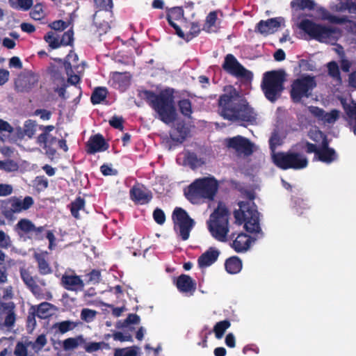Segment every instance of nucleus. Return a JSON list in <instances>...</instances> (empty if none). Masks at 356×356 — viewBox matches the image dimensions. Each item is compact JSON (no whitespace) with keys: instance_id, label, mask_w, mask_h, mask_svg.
I'll return each instance as SVG.
<instances>
[{"instance_id":"f257e3e1","label":"nucleus","mask_w":356,"mask_h":356,"mask_svg":"<svg viewBox=\"0 0 356 356\" xmlns=\"http://www.w3.org/2000/svg\"><path fill=\"white\" fill-rule=\"evenodd\" d=\"M225 93L220 96L218 106L220 115L225 120L232 122L252 124L256 120L253 109L241 99L239 93L232 86L225 88Z\"/></svg>"},{"instance_id":"f03ea898","label":"nucleus","mask_w":356,"mask_h":356,"mask_svg":"<svg viewBox=\"0 0 356 356\" xmlns=\"http://www.w3.org/2000/svg\"><path fill=\"white\" fill-rule=\"evenodd\" d=\"M138 97L146 101L158 114V118L165 124H168L175 121L177 112L173 89L166 88L158 94L152 90H143L138 92Z\"/></svg>"},{"instance_id":"7ed1b4c3","label":"nucleus","mask_w":356,"mask_h":356,"mask_svg":"<svg viewBox=\"0 0 356 356\" xmlns=\"http://www.w3.org/2000/svg\"><path fill=\"white\" fill-rule=\"evenodd\" d=\"M243 195L248 201L238 202L239 209L234 211L236 221L239 225L244 224V228L249 233H261L259 213L253 202L256 197L255 193L254 191L245 190Z\"/></svg>"},{"instance_id":"20e7f679","label":"nucleus","mask_w":356,"mask_h":356,"mask_svg":"<svg viewBox=\"0 0 356 356\" xmlns=\"http://www.w3.org/2000/svg\"><path fill=\"white\" fill-rule=\"evenodd\" d=\"M219 187L218 180L214 177H205L195 179L185 191L186 198L192 203H197L201 200H213Z\"/></svg>"},{"instance_id":"39448f33","label":"nucleus","mask_w":356,"mask_h":356,"mask_svg":"<svg viewBox=\"0 0 356 356\" xmlns=\"http://www.w3.org/2000/svg\"><path fill=\"white\" fill-rule=\"evenodd\" d=\"M298 27L312 39L320 42L334 44L339 38L338 29L317 24L311 19H302Z\"/></svg>"},{"instance_id":"423d86ee","label":"nucleus","mask_w":356,"mask_h":356,"mask_svg":"<svg viewBox=\"0 0 356 356\" xmlns=\"http://www.w3.org/2000/svg\"><path fill=\"white\" fill-rule=\"evenodd\" d=\"M229 211L225 207L218 206L210 216L209 229L213 238L220 242L227 241L229 232Z\"/></svg>"},{"instance_id":"0eeeda50","label":"nucleus","mask_w":356,"mask_h":356,"mask_svg":"<svg viewBox=\"0 0 356 356\" xmlns=\"http://www.w3.org/2000/svg\"><path fill=\"white\" fill-rule=\"evenodd\" d=\"M285 81L284 71H269L264 73L261 88L266 97L271 102H275L284 90Z\"/></svg>"},{"instance_id":"6e6552de","label":"nucleus","mask_w":356,"mask_h":356,"mask_svg":"<svg viewBox=\"0 0 356 356\" xmlns=\"http://www.w3.org/2000/svg\"><path fill=\"white\" fill-rule=\"evenodd\" d=\"M274 164L282 170H301L308 165L306 156L295 152H279L272 156Z\"/></svg>"},{"instance_id":"1a4fd4ad","label":"nucleus","mask_w":356,"mask_h":356,"mask_svg":"<svg viewBox=\"0 0 356 356\" xmlns=\"http://www.w3.org/2000/svg\"><path fill=\"white\" fill-rule=\"evenodd\" d=\"M174 230L183 241H186L191 232L195 225V220L190 217L186 211L181 207H175L172 214Z\"/></svg>"},{"instance_id":"9d476101","label":"nucleus","mask_w":356,"mask_h":356,"mask_svg":"<svg viewBox=\"0 0 356 356\" xmlns=\"http://www.w3.org/2000/svg\"><path fill=\"white\" fill-rule=\"evenodd\" d=\"M316 86L313 76H307L293 81L290 91L291 98L295 103H298L302 97H309L312 90Z\"/></svg>"},{"instance_id":"9b49d317","label":"nucleus","mask_w":356,"mask_h":356,"mask_svg":"<svg viewBox=\"0 0 356 356\" xmlns=\"http://www.w3.org/2000/svg\"><path fill=\"white\" fill-rule=\"evenodd\" d=\"M222 67L226 72L237 78L250 81L253 76L252 73L245 69L232 54L225 56Z\"/></svg>"},{"instance_id":"f8f14e48","label":"nucleus","mask_w":356,"mask_h":356,"mask_svg":"<svg viewBox=\"0 0 356 356\" xmlns=\"http://www.w3.org/2000/svg\"><path fill=\"white\" fill-rule=\"evenodd\" d=\"M226 146L234 149L238 155L248 156L254 152V144L248 138L240 135L226 139Z\"/></svg>"},{"instance_id":"ddd939ff","label":"nucleus","mask_w":356,"mask_h":356,"mask_svg":"<svg viewBox=\"0 0 356 356\" xmlns=\"http://www.w3.org/2000/svg\"><path fill=\"white\" fill-rule=\"evenodd\" d=\"M19 273L22 281L31 293L35 296H41L43 291L40 286H45V281L37 276H32L29 270L24 268H21Z\"/></svg>"},{"instance_id":"4468645a","label":"nucleus","mask_w":356,"mask_h":356,"mask_svg":"<svg viewBox=\"0 0 356 356\" xmlns=\"http://www.w3.org/2000/svg\"><path fill=\"white\" fill-rule=\"evenodd\" d=\"M236 234L232 233L229 238L232 240V243H230V246L236 252H244L247 251L251 245L252 238L247 234L241 232L235 237Z\"/></svg>"},{"instance_id":"2eb2a0df","label":"nucleus","mask_w":356,"mask_h":356,"mask_svg":"<svg viewBox=\"0 0 356 356\" xmlns=\"http://www.w3.org/2000/svg\"><path fill=\"white\" fill-rule=\"evenodd\" d=\"M108 147L103 136L97 134L90 137L86 143V152L88 154H94L107 150Z\"/></svg>"},{"instance_id":"dca6fc26","label":"nucleus","mask_w":356,"mask_h":356,"mask_svg":"<svg viewBox=\"0 0 356 356\" xmlns=\"http://www.w3.org/2000/svg\"><path fill=\"white\" fill-rule=\"evenodd\" d=\"M190 129L184 120L177 121L170 131V139L179 144H181L187 138Z\"/></svg>"},{"instance_id":"f3484780","label":"nucleus","mask_w":356,"mask_h":356,"mask_svg":"<svg viewBox=\"0 0 356 356\" xmlns=\"http://www.w3.org/2000/svg\"><path fill=\"white\" fill-rule=\"evenodd\" d=\"M60 282L64 289L71 291H82L85 285L81 277L75 274H63Z\"/></svg>"},{"instance_id":"a211bd4d","label":"nucleus","mask_w":356,"mask_h":356,"mask_svg":"<svg viewBox=\"0 0 356 356\" xmlns=\"http://www.w3.org/2000/svg\"><path fill=\"white\" fill-rule=\"evenodd\" d=\"M175 285L178 291L183 293L193 295L196 291V282L188 275L181 274L177 277Z\"/></svg>"},{"instance_id":"6ab92c4d","label":"nucleus","mask_w":356,"mask_h":356,"mask_svg":"<svg viewBox=\"0 0 356 356\" xmlns=\"http://www.w3.org/2000/svg\"><path fill=\"white\" fill-rule=\"evenodd\" d=\"M339 100L345 113V120L350 125L356 124V102L343 97H339Z\"/></svg>"},{"instance_id":"aec40b11","label":"nucleus","mask_w":356,"mask_h":356,"mask_svg":"<svg viewBox=\"0 0 356 356\" xmlns=\"http://www.w3.org/2000/svg\"><path fill=\"white\" fill-rule=\"evenodd\" d=\"M330 141H325L323 143L322 145L319 147V151H318L317 159L323 163L330 164L335 161L338 155L335 149L332 147H330Z\"/></svg>"},{"instance_id":"412c9836","label":"nucleus","mask_w":356,"mask_h":356,"mask_svg":"<svg viewBox=\"0 0 356 356\" xmlns=\"http://www.w3.org/2000/svg\"><path fill=\"white\" fill-rule=\"evenodd\" d=\"M220 252L214 247H210L197 259V264L200 268H204L213 264L217 260Z\"/></svg>"},{"instance_id":"4be33fe9","label":"nucleus","mask_w":356,"mask_h":356,"mask_svg":"<svg viewBox=\"0 0 356 356\" xmlns=\"http://www.w3.org/2000/svg\"><path fill=\"white\" fill-rule=\"evenodd\" d=\"M281 25L279 18H270L266 21L261 20L256 26V31L263 35L274 33Z\"/></svg>"},{"instance_id":"5701e85b","label":"nucleus","mask_w":356,"mask_h":356,"mask_svg":"<svg viewBox=\"0 0 356 356\" xmlns=\"http://www.w3.org/2000/svg\"><path fill=\"white\" fill-rule=\"evenodd\" d=\"M129 194L131 199L134 202L141 204L148 203L152 198L151 192H146L144 189L137 186H134L130 189Z\"/></svg>"},{"instance_id":"b1692460","label":"nucleus","mask_w":356,"mask_h":356,"mask_svg":"<svg viewBox=\"0 0 356 356\" xmlns=\"http://www.w3.org/2000/svg\"><path fill=\"white\" fill-rule=\"evenodd\" d=\"M35 226L31 220L22 218L15 225L14 229L19 237L28 238V236H30L31 232L35 230Z\"/></svg>"},{"instance_id":"393cba45","label":"nucleus","mask_w":356,"mask_h":356,"mask_svg":"<svg viewBox=\"0 0 356 356\" xmlns=\"http://www.w3.org/2000/svg\"><path fill=\"white\" fill-rule=\"evenodd\" d=\"M47 252L35 253L34 259L38 264V272L42 275L51 274L53 270L47 259Z\"/></svg>"},{"instance_id":"a878e982","label":"nucleus","mask_w":356,"mask_h":356,"mask_svg":"<svg viewBox=\"0 0 356 356\" xmlns=\"http://www.w3.org/2000/svg\"><path fill=\"white\" fill-rule=\"evenodd\" d=\"M1 213L7 219L12 220L15 218V213H18L15 206V196L2 202Z\"/></svg>"},{"instance_id":"bb28decb","label":"nucleus","mask_w":356,"mask_h":356,"mask_svg":"<svg viewBox=\"0 0 356 356\" xmlns=\"http://www.w3.org/2000/svg\"><path fill=\"white\" fill-rule=\"evenodd\" d=\"M242 261L237 256H233L226 259L225 267L226 271L229 274H236L242 269Z\"/></svg>"},{"instance_id":"cd10ccee","label":"nucleus","mask_w":356,"mask_h":356,"mask_svg":"<svg viewBox=\"0 0 356 356\" xmlns=\"http://www.w3.org/2000/svg\"><path fill=\"white\" fill-rule=\"evenodd\" d=\"M2 307L4 310H8V314L4 320V325L7 327H11L14 325L16 320V316L14 311L15 305L12 302L3 303Z\"/></svg>"},{"instance_id":"c85d7f7f","label":"nucleus","mask_w":356,"mask_h":356,"mask_svg":"<svg viewBox=\"0 0 356 356\" xmlns=\"http://www.w3.org/2000/svg\"><path fill=\"white\" fill-rule=\"evenodd\" d=\"M85 204V200L81 196L77 197L70 203L69 207L70 209L71 214L74 218L76 219H79L80 218L79 212L84 209Z\"/></svg>"},{"instance_id":"c756f323","label":"nucleus","mask_w":356,"mask_h":356,"mask_svg":"<svg viewBox=\"0 0 356 356\" xmlns=\"http://www.w3.org/2000/svg\"><path fill=\"white\" fill-rule=\"evenodd\" d=\"M108 90L105 87H97L95 88L90 97V101L92 104H99L103 102L107 97Z\"/></svg>"},{"instance_id":"7c9ffc66","label":"nucleus","mask_w":356,"mask_h":356,"mask_svg":"<svg viewBox=\"0 0 356 356\" xmlns=\"http://www.w3.org/2000/svg\"><path fill=\"white\" fill-rule=\"evenodd\" d=\"M33 204V199L31 196H26L23 200L21 197H15V206L17 213L28 210Z\"/></svg>"},{"instance_id":"2f4dec72","label":"nucleus","mask_w":356,"mask_h":356,"mask_svg":"<svg viewBox=\"0 0 356 356\" xmlns=\"http://www.w3.org/2000/svg\"><path fill=\"white\" fill-rule=\"evenodd\" d=\"M86 339L82 335H79L76 337H70L64 340L63 348L65 350H74L76 348L79 344L85 343Z\"/></svg>"},{"instance_id":"473e14b6","label":"nucleus","mask_w":356,"mask_h":356,"mask_svg":"<svg viewBox=\"0 0 356 356\" xmlns=\"http://www.w3.org/2000/svg\"><path fill=\"white\" fill-rule=\"evenodd\" d=\"M291 7L295 10H313L314 9L315 3L313 0H293L291 2Z\"/></svg>"},{"instance_id":"72a5a7b5","label":"nucleus","mask_w":356,"mask_h":356,"mask_svg":"<svg viewBox=\"0 0 356 356\" xmlns=\"http://www.w3.org/2000/svg\"><path fill=\"white\" fill-rule=\"evenodd\" d=\"M37 82L35 76L31 74H24L21 76L16 82L17 86L22 87L25 90L30 89L34 83Z\"/></svg>"},{"instance_id":"f704fd0d","label":"nucleus","mask_w":356,"mask_h":356,"mask_svg":"<svg viewBox=\"0 0 356 356\" xmlns=\"http://www.w3.org/2000/svg\"><path fill=\"white\" fill-rule=\"evenodd\" d=\"M231 326V323L229 320H223L216 323L213 326V331L215 336L218 339H220L225 331Z\"/></svg>"},{"instance_id":"c9c22d12","label":"nucleus","mask_w":356,"mask_h":356,"mask_svg":"<svg viewBox=\"0 0 356 356\" xmlns=\"http://www.w3.org/2000/svg\"><path fill=\"white\" fill-rule=\"evenodd\" d=\"M63 63L68 76L67 81L72 85H76L80 81L79 76L74 73L72 64L69 60H64Z\"/></svg>"},{"instance_id":"e433bc0d","label":"nucleus","mask_w":356,"mask_h":356,"mask_svg":"<svg viewBox=\"0 0 356 356\" xmlns=\"http://www.w3.org/2000/svg\"><path fill=\"white\" fill-rule=\"evenodd\" d=\"M178 107L180 113L185 117L191 118L193 113L192 104L188 99H182L178 102Z\"/></svg>"},{"instance_id":"4c0bfd02","label":"nucleus","mask_w":356,"mask_h":356,"mask_svg":"<svg viewBox=\"0 0 356 356\" xmlns=\"http://www.w3.org/2000/svg\"><path fill=\"white\" fill-rule=\"evenodd\" d=\"M58 139L56 137L53 136L52 135H49V137H47L44 142H37L40 145H43V148L47 150V152L51 155H54L56 152V149L54 148V145L57 143Z\"/></svg>"},{"instance_id":"58836bf2","label":"nucleus","mask_w":356,"mask_h":356,"mask_svg":"<svg viewBox=\"0 0 356 356\" xmlns=\"http://www.w3.org/2000/svg\"><path fill=\"white\" fill-rule=\"evenodd\" d=\"M328 75L339 83H341L342 79L339 65L336 61H330L327 64Z\"/></svg>"},{"instance_id":"ea45409f","label":"nucleus","mask_w":356,"mask_h":356,"mask_svg":"<svg viewBox=\"0 0 356 356\" xmlns=\"http://www.w3.org/2000/svg\"><path fill=\"white\" fill-rule=\"evenodd\" d=\"M10 6L24 11L29 10L33 6V0H9Z\"/></svg>"},{"instance_id":"a19ab883","label":"nucleus","mask_w":356,"mask_h":356,"mask_svg":"<svg viewBox=\"0 0 356 356\" xmlns=\"http://www.w3.org/2000/svg\"><path fill=\"white\" fill-rule=\"evenodd\" d=\"M37 124L33 120H27L24 122L23 133L29 138H32L36 131Z\"/></svg>"},{"instance_id":"79ce46f5","label":"nucleus","mask_w":356,"mask_h":356,"mask_svg":"<svg viewBox=\"0 0 356 356\" xmlns=\"http://www.w3.org/2000/svg\"><path fill=\"white\" fill-rule=\"evenodd\" d=\"M79 322H74L71 321H63L58 323H57V327L58 331L61 334H65L70 330H74L75 327H76Z\"/></svg>"},{"instance_id":"37998d69","label":"nucleus","mask_w":356,"mask_h":356,"mask_svg":"<svg viewBox=\"0 0 356 356\" xmlns=\"http://www.w3.org/2000/svg\"><path fill=\"white\" fill-rule=\"evenodd\" d=\"M293 204L296 211L298 215H302L305 210L310 208L307 200H304L302 197H295L293 199Z\"/></svg>"},{"instance_id":"c03bdc74","label":"nucleus","mask_w":356,"mask_h":356,"mask_svg":"<svg viewBox=\"0 0 356 356\" xmlns=\"http://www.w3.org/2000/svg\"><path fill=\"white\" fill-rule=\"evenodd\" d=\"M309 137L316 143H321V145H322L325 140L329 141L326 134L319 129L310 131L309 132Z\"/></svg>"},{"instance_id":"a18cd8bd","label":"nucleus","mask_w":356,"mask_h":356,"mask_svg":"<svg viewBox=\"0 0 356 356\" xmlns=\"http://www.w3.org/2000/svg\"><path fill=\"white\" fill-rule=\"evenodd\" d=\"M137 349L136 346L116 348L114 351V356H137Z\"/></svg>"},{"instance_id":"49530a36","label":"nucleus","mask_w":356,"mask_h":356,"mask_svg":"<svg viewBox=\"0 0 356 356\" xmlns=\"http://www.w3.org/2000/svg\"><path fill=\"white\" fill-rule=\"evenodd\" d=\"M86 282L87 284H97L101 280V272L99 270L93 269L86 275Z\"/></svg>"},{"instance_id":"de8ad7c7","label":"nucleus","mask_w":356,"mask_h":356,"mask_svg":"<svg viewBox=\"0 0 356 356\" xmlns=\"http://www.w3.org/2000/svg\"><path fill=\"white\" fill-rule=\"evenodd\" d=\"M84 349L86 352L88 353H92L94 352H96L100 349H102L104 347H108V344L106 343L104 341L101 342H89V343H84Z\"/></svg>"},{"instance_id":"09e8293b","label":"nucleus","mask_w":356,"mask_h":356,"mask_svg":"<svg viewBox=\"0 0 356 356\" xmlns=\"http://www.w3.org/2000/svg\"><path fill=\"white\" fill-rule=\"evenodd\" d=\"M44 40L49 44L51 49L60 47V40L53 32H48L44 37Z\"/></svg>"},{"instance_id":"8fccbe9b","label":"nucleus","mask_w":356,"mask_h":356,"mask_svg":"<svg viewBox=\"0 0 356 356\" xmlns=\"http://www.w3.org/2000/svg\"><path fill=\"white\" fill-rule=\"evenodd\" d=\"M183 17L184 10L182 7H174L169 10L167 15V19L179 20Z\"/></svg>"},{"instance_id":"3c124183","label":"nucleus","mask_w":356,"mask_h":356,"mask_svg":"<svg viewBox=\"0 0 356 356\" xmlns=\"http://www.w3.org/2000/svg\"><path fill=\"white\" fill-rule=\"evenodd\" d=\"M74 42V32L72 29L65 31L60 40V47L72 46Z\"/></svg>"},{"instance_id":"603ef678","label":"nucleus","mask_w":356,"mask_h":356,"mask_svg":"<svg viewBox=\"0 0 356 356\" xmlns=\"http://www.w3.org/2000/svg\"><path fill=\"white\" fill-rule=\"evenodd\" d=\"M97 314L95 310L84 308L81 312V318L85 322L90 323L95 319Z\"/></svg>"},{"instance_id":"864d4df0","label":"nucleus","mask_w":356,"mask_h":356,"mask_svg":"<svg viewBox=\"0 0 356 356\" xmlns=\"http://www.w3.org/2000/svg\"><path fill=\"white\" fill-rule=\"evenodd\" d=\"M201 31L200 25L198 22H192L190 31L186 33V41L188 42L193 38L197 36Z\"/></svg>"},{"instance_id":"5fc2aeb1","label":"nucleus","mask_w":356,"mask_h":356,"mask_svg":"<svg viewBox=\"0 0 356 356\" xmlns=\"http://www.w3.org/2000/svg\"><path fill=\"white\" fill-rule=\"evenodd\" d=\"M339 111L337 109H332L330 112H325L323 120L328 124L334 123L339 119Z\"/></svg>"},{"instance_id":"6e6d98bb","label":"nucleus","mask_w":356,"mask_h":356,"mask_svg":"<svg viewBox=\"0 0 356 356\" xmlns=\"http://www.w3.org/2000/svg\"><path fill=\"white\" fill-rule=\"evenodd\" d=\"M54 128V125L40 126V129L42 131V133L38 136L37 142H44L47 137H49L50 132L52 131Z\"/></svg>"},{"instance_id":"4d7b16f0","label":"nucleus","mask_w":356,"mask_h":356,"mask_svg":"<svg viewBox=\"0 0 356 356\" xmlns=\"http://www.w3.org/2000/svg\"><path fill=\"white\" fill-rule=\"evenodd\" d=\"M47 340L45 334H42L39 335L33 343L30 342L33 349L35 350H40L47 344Z\"/></svg>"},{"instance_id":"13d9d810","label":"nucleus","mask_w":356,"mask_h":356,"mask_svg":"<svg viewBox=\"0 0 356 356\" xmlns=\"http://www.w3.org/2000/svg\"><path fill=\"white\" fill-rule=\"evenodd\" d=\"M187 161L189 165L192 168H197L198 166L202 165L204 162L202 161L201 159H199L195 153H188L186 157Z\"/></svg>"},{"instance_id":"bf43d9fd","label":"nucleus","mask_w":356,"mask_h":356,"mask_svg":"<svg viewBox=\"0 0 356 356\" xmlns=\"http://www.w3.org/2000/svg\"><path fill=\"white\" fill-rule=\"evenodd\" d=\"M0 169L8 172H13L18 170V165L13 160L1 161Z\"/></svg>"},{"instance_id":"052dcab7","label":"nucleus","mask_w":356,"mask_h":356,"mask_svg":"<svg viewBox=\"0 0 356 356\" xmlns=\"http://www.w3.org/2000/svg\"><path fill=\"white\" fill-rule=\"evenodd\" d=\"M152 216L154 221L157 224L162 225L165 223V214L161 209L156 208L153 211Z\"/></svg>"},{"instance_id":"680f3d73","label":"nucleus","mask_w":356,"mask_h":356,"mask_svg":"<svg viewBox=\"0 0 356 356\" xmlns=\"http://www.w3.org/2000/svg\"><path fill=\"white\" fill-rule=\"evenodd\" d=\"M12 246L10 237L3 230L0 229V248L8 249Z\"/></svg>"},{"instance_id":"e2e57ef3","label":"nucleus","mask_w":356,"mask_h":356,"mask_svg":"<svg viewBox=\"0 0 356 356\" xmlns=\"http://www.w3.org/2000/svg\"><path fill=\"white\" fill-rule=\"evenodd\" d=\"M96 8L102 10H109L113 8V0H94Z\"/></svg>"},{"instance_id":"0e129e2a","label":"nucleus","mask_w":356,"mask_h":356,"mask_svg":"<svg viewBox=\"0 0 356 356\" xmlns=\"http://www.w3.org/2000/svg\"><path fill=\"white\" fill-rule=\"evenodd\" d=\"M44 231V227H35L30 236H28V238L33 239L35 241H42L44 238L43 232Z\"/></svg>"},{"instance_id":"69168bd1","label":"nucleus","mask_w":356,"mask_h":356,"mask_svg":"<svg viewBox=\"0 0 356 356\" xmlns=\"http://www.w3.org/2000/svg\"><path fill=\"white\" fill-rule=\"evenodd\" d=\"M123 122L124 120L122 117H118L115 115L112 117L111 119L109 120V124L112 127L115 129H118L121 131H122L124 129Z\"/></svg>"},{"instance_id":"338daca9","label":"nucleus","mask_w":356,"mask_h":356,"mask_svg":"<svg viewBox=\"0 0 356 356\" xmlns=\"http://www.w3.org/2000/svg\"><path fill=\"white\" fill-rule=\"evenodd\" d=\"M35 186L38 191H44L49 186L48 180L44 176H38L35 178Z\"/></svg>"},{"instance_id":"774afa93","label":"nucleus","mask_w":356,"mask_h":356,"mask_svg":"<svg viewBox=\"0 0 356 356\" xmlns=\"http://www.w3.org/2000/svg\"><path fill=\"white\" fill-rule=\"evenodd\" d=\"M14 354L16 356H28V350L22 342H18L15 346Z\"/></svg>"}]
</instances>
